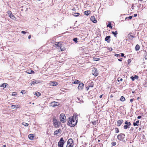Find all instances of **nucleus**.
I'll list each match as a JSON object with an SVG mask.
<instances>
[{
	"label": "nucleus",
	"instance_id": "5",
	"mask_svg": "<svg viewBox=\"0 0 147 147\" xmlns=\"http://www.w3.org/2000/svg\"><path fill=\"white\" fill-rule=\"evenodd\" d=\"M125 124L123 126V128L124 129H126L127 128L130 127V126L131 125V123L130 122H128L127 121H126L125 122Z\"/></svg>",
	"mask_w": 147,
	"mask_h": 147
},
{
	"label": "nucleus",
	"instance_id": "59",
	"mask_svg": "<svg viewBox=\"0 0 147 147\" xmlns=\"http://www.w3.org/2000/svg\"><path fill=\"white\" fill-rule=\"evenodd\" d=\"M133 101V99H130V102H132Z\"/></svg>",
	"mask_w": 147,
	"mask_h": 147
},
{
	"label": "nucleus",
	"instance_id": "9",
	"mask_svg": "<svg viewBox=\"0 0 147 147\" xmlns=\"http://www.w3.org/2000/svg\"><path fill=\"white\" fill-rule=\"evenodd\" d=\"M123 122V119H120L118 120L117 122V125L118 126H120Z\"/></svg>",
	"mask_w": 147,
	"mask_h": 147
},
{
	"label": "nucleus",
	"instance_id": "55",
	"mask_svg": "<svg viewBox=\"0 0 147 147\" xmlns=\"http://www.w3.org/2000/svg\"><path fill=\"white\" fill-rule=\"evenodd\" d=\"M128 40V39L127 38H126L125 39H124V40H123V42H126Z\"/></svg>",
	"mask_w": 147,
	"mask_h": 147
},
{
	"label": "nucleus",
	"instance_id": "54",
	"mask_svg": "<svg viewBox=\"0 0 147 147\" xmlns=\"http://www.w3.org/2000/svg\"><path fill=\"white\" fill-rule=\"evenodd\" d=\"M142 118V116H138L137 117V118L138 119H141Z\"/></svg>",
	"mask_w": 147,
	"mask_h": 147
},
{
	"label": "nucleus",
	"instance_id": "50",
	"mask_svg": "<svg viewBox=\"0 0 147 147\" xmlns=\"http://www.w3.org/2000/svg\"><path fill=\"white\" fill-rule=\"evenodd\" d=\"M121 57H124L125 58V56H124V54L123 53H121Z\"/></svg>",
	"mask_w": 147,
	"mask_h": 147
},
{
	"label": "nucleus",
	"instance_id": "29",
	"mask_svg": "<svg viewBox=\"0 0 147 147\" xmlns=\"http://www.w3.org/2000/svg\"><path fill=\"white\" fill-rule=\"evenodd\" d=\"M73 144H67L66 147H73Z\"/></svg>",
	"mask_w": 147,
	"mask_h": 147
},
{
	"label": "nucleus",
	"instance_id": "20",
	"mask_svg": "<svg viewBox=\"0 0 147 147\" xmlns=\"http://www.w3.org/2000/svg\"><path fill=\"white\" fill-rule=\"evenodd\" d=\"M51 85L53 86H56L58 84L56 82H51Z\"/></svg>",
	"mask_w": 147,
	"mask_h": 147
},
{
	"label": "nucleus",
	"instance_id": "21",
	"mask_svg": "<svg viewBox=\"0 0 147 147\" xmlns=\"http://www.w3.org/2000/svg\"><path fill=\"white\" fill-rule=\"evenodd\" d=\"M27 73L29 74H34V71L31 70H28L27 71Z\"/></svg>",
	"mask_w": 147,
	"mask_h": 147
},
{
	"label": "nucleus",
	"instance_id": "24",
	"mask_svg": "<svg viewBox=\"0 0 147 147\" xmlns=\"http://www.w3.org/2000/svg\"><path fill=\"white\" fill-rule=\"evenodd\" d=\"M112 33L114 35V36L115 37H116V35L117 34V32L116 31L115 32L114 31H112Z\"/></svg>",
	"mask_w": 147,
	"mask_h": 147
},
{
	"label": "nucleus",
	"instance_id": "45",
	"mask_svg": "<svg viewBox=\"0 0 147 147\" xmlns=\"http://www.w3.org/2000/svg\"><path fill=\"white\" fill-rule=\"evenodd\" d=\"M130 78L132 81H134L135 80L134 76H131L130 77Z\"/></svg>",
	"mask_w": 147,
	"mask_h": 147
},
{
	"label": "nucleus",
	"instance_id": "18",
	"mask_svg": "<svg viewBox=\"0 0 147 147\" xmlns=\"http://www.w3.org/2000/svg\"><path fill=\"white\" fill-rule=\"evenodd\" d=\"M39 82L37 80H34L31 83V86L32 85H34L35 84H38Z\"/></svg>",
	"mask_w": 147,
	"mask_h": 147
},
{
	"label": "nucleus",
	"instance_id": "36",
	"mask_svg": "<svg viewBox=\"0 0 147 147\" xmlns=\"http://www.w3.org/2000/svg\"><path fill=\"white\" fill-rule=\"evenodd\" d=\"M23 125H24L25 126H27L28 125V124L25 122H23L22 123Z\"/></svg>",
	"mask_w": 147,
	"mask_h": 147
},
{
	"label": "nucleus",
	"instance_id": "12",
	"mask_svg": "<svg viewBox=\"0 0 147 147\" xmlns=\"http://www.w3.org/2000/svg\"><path fill=\"white\" fill-rule=\"evenodd\" d=\"M111 37L110 36H107L105 38V40L108 43H109L111 41Z\"/></svg>",
	"mask_w": 147,
	"mask_h": 147
},
{
	"label": "nucleus",
	"instance_id": "64",
	"mask_svg": "<svg viewBox=\"0 0 147 147\" xmlns=\"http://www.w3.org/2000/svg\"><path fill=\"white\" fill-rule=\"evenodd\" d=\"M127 18H128V17H126L125 18V20H127Z\"/></svg>",
	"mask_w": 147,
	"mask_h": 147
},
{
	"label": "nucleus",
	"instance_id": "16",
	"mask_svg": "<svg viewBox=\"0 0 147 147\" xmlns=\"http://www.w3.org/2000/svg\"><path fill=\"white\" fill-rule=\"evenodd\" d=\"M61 129H59L55 131L54 132V135H56L57 134V133H61Z\"/></svg>",
	"mask_w": 147,
	"mask_h": 147
},
{
	"label": "nucleus",
	"instance_id": "3",
	"mask_svg": "<svg viewBox=\"0 0 147 147\" xmlns=\"http://www.w3.org/2000/svg\"><path fill=\"white\" fill-rule=\"evenodd\" d=\"M60 119L62 123H64L66 121V117L64 113H61L60 115Z\"/></svg>",
	"mask_w": 147,
	"mask_h": 147
},
{
	"label": "nucleus",
	"instance_id": "17",
	"mask_svg": "<svg viewBox=\"0 0 147 147\" xmlns=\"http://www.w3.org/2000/svg\"><path fill=\"white\" fill-rule=\"evenodd\" d=\"M34 137L33 134H30L28 135V138L30 140H33Z\"/></svg>",
	"mask_w": 147,
	"mask_h": 147
},
{
	"label": "nucleus",
	"instance_id": "4",
	"mask_svg": "<svg viewBox=\"0 0 147 147\" xmlns=\"http://www.w3.org/2000/svg\"><path fill=\"white\" fill-rule=\"evenodd\" d=\"M65 142L63 140V138H61L58 142V147H63V145Z\"/></svg>",
	"mask_w": 147,
	"mask_h": 147
},
{
	"label": "nucleus",
	"instance_id": "38",
	"mask_svg": "<svg viewBox=\"0 0 147 147\" xmlns=\"http://www.w3.org/2000/svg\"><path fill=\"white\" fill-rule=\"evenodd\" d=\"M94 60L95 61H98L100 60V58H98L94 57L93 58Z\"/></svg>",
	"mask_w": 147,
	"mask_h": 147
},
{
	"label": "nucleus",
	"instance_id": "57",
	"mask_svg": "<svg viewBox=\"0 0 147 147\" xmlns=\"http://www.w3.org/2000/svg\"><path fill=\"white\" fill-rule=\"evenodd\" d=\"M137 16V14H134V16L136 17Z\"/></svg>",
	"mask_w": 147,
	"mask_h": 147
},
{
	"label": "nucleus",
	"instance_id": "19",
	"mask_svg": "<svg viewBox=\"0 0 147 147\" xmlns=\"http://www.w3.org/2000/svg\"><path fill=\"white\" fill-rule=\"evenodd\" d=\"M140 48V46L138 44L135 47V49L136 51H138Z\"/></svg>",
	"mask_w": 147,
	"mask_h": 147
},
{
	"label": "nucleus",
	"instance_id": "47",
	"mask_svg": "<svg viewBox=\"0 0 147 147\" xmlns=\"http://www.w3.org/2000/svg\"><path fill=\"white\" fill-rule=\"evenodd\" d=\"M134 77L135 79H138V76H136V75H135Z\"/></svg>",
	"mask_w": 147,
	"mask_h": 147
},
{
	"label": "nucleus",
	"instance_id": "26",
	"mask_svg": "<svg viewBox=\"0 0 147 147\" xmlns=\"http://www.w3.org/2000/svg\"><path fill=\"white\" fill-rule=\"evenodd\" d=\"M107 27H109L110 28H112V26H111V22H109V24L107 25Z\"/></svg>",
	"mask_w": 147,
	"mask_h": 147
},
{
	"label": "nucleus",
	"instance_id": "22",
	"mask_svg": "<svg viewBox=\"0 0 147 147\" xmlns=\"http://www.w3.org/2000/svg\"><path fill=\"white\" fill-rule=\"evenodd\" d=\"M139 123V121L137 120L136 122L133 123V125L134 126H138L139 125L138 124Z\"/></svg>",
	"mask_w": 147,
	"mask_h": 147
},
{
	"label": "nucleus",
	"instance_id": "51",
	"mask_svg": "<svg viewBox=\"0 0 147 147\" xmlns=\"http://www.w3.org/2000/svg\"><path fill=\"white\" fill-rule=\"evenodd\" d=\"M89 87H90L89 86H88L86 87V88L87 91H88L89 90Z\"/></svg>",
	"mask_w": 147,
	"mask_h": 147
},
{
	"label": "nucleus",
	"instance_id": "40",
	"mask_svg": "<svg viewBox=\"0 0 147 147\" xmlns=\"http://www.w3.org/2000/svg\"><path fill=\"white\" fill-rule=\"evenodd\" d=\"M74 117H75V120L76 121H77V122L78 121V117L77 116H75V115H74Z\"/></svg>",
	"mask_w": 147,
	"mask_h": 147
},
{
	"label": "nucleus",
	"instance_id": "2",
	"mask_svg": "<svg viewBox=\"0 0 147 147\" xmlns=\"http://www.w3.org/2000/svg\"><path fill=\"white\" fill-rule=\"evenodd\" d=\"M53 122L54 126L56 128H58L61 124V123L59 121L57 120L55 118H53Z\"/></svg>",
	"mask_w": 147,
	"mask_h": 147
},
{
	"label": "nucleus",
	"instance_id": "28",
	"mask_svg": "<svg viewBox=\"0 0 147 147\" xmlns=\"http://www.w3.org/2000/svg\"><path fill=\"white\" fill-rule=\"evenodd\" d=\"M56 43H57V44H55V45L57 47H61V45H62V44L60 42H56Z\"/></svg>",
	"mask_w": 147,
	"mask_h": 147
},
{
	"label": "nucleus",
	"instance_id": "39",
	"mask_svg": "<svg viewBox=\"0 0 147 147\" xmlns=\"http://www.w3.org/2000/svg\"><path fill=\"white\" fill-rule=\"evenodd\" d=\"M17 105H12L11 106V107L12 109H13L15 108H17Z\"/></svg>",
	"mask_w": 147,
	"mask_h": 147
},
{
	"label": "nucleus",
	"instance_id": "61",
	"mask_svg": "<svg viewBox=\"0 0 147 147\" xmlns=\"http://www.w3.org/2000/svg\"><path fill=\"white\" fill-rule=\"evenodd\" d=\"M141 128H139L138 129V130L140 131H141Z\"/></svg>",
	"mask_w": 147,
	"mask_h": 147
},
{
	"label": "nucleus",
	"instance_id": "37",
	"mask_svg": "<svg viewBox=\"0 0 147 147\" xmlns=\"http://www.w3.org/2000/svg\"><path fill=\"white\" fill-rule=\"evenodd\" d=\"M116 144V142H111V145L113 146H115Z\"/></svg>",
	"mask_w": 147,
	"mask_h": 147
},
{
	"label": "nucleus",
	"instance_id": "1",
	"mask_svg": "<svg viewBox=\"0 0 147 147\" xmlns=\"http://www.w3.org/2000/svg\"><path fill=\"white\" fill-rule=\"evenodd\" d=\"M74 114L72 116L69 117L67 119V124L71 127H74L77 123V121H75Z\"/></svg>",
	"mask_w": 147,
	"mask_h": 147
},
{
	"label": "nucleus",
	"instance_id": "34",
	"mask_svg": "<svg viewBox=\"0 0 147 147\" xmlns=\"http://www.w3.org/2000/svg\"><path fill=\"white\" fill-rule=\"evenodd\" d=\"M73 40L76 43H77L78 42V38H73Z\"/></svg>",
	"mask_w": 147,
	"mask_h": 147
},
{
	"label": "nucleus",
	"instance_id": "42",
	"mask_svg": "<svg viewBox=\"0 0 147 147\" xmlns=\"http://www.w3.org/2000/svg\"><path fill=\"white\" fill-rule=\"evenodd\" d=\"M21 93H22V94H24V93L25 94L26 93V91L25 90H22L21 92Z\"/></svg>",
	"mask_w": 147,
	"mask_h": 147
},
{
	"label": "nucleus",
	"instance_id": "52",
	"mask_svg": "<svg viewBox=\"0 0 147 147\" xmlns=\"http://www.w3.org/2000/svg\"><path fill=\"white\" fill-rule=\"evenodd\" d=\"M21 33L24 34H25L26 32L24 31H22L21 32Z\"/></svg>",
	"mask_w": 147,
	"mask_h": 147
},
{
	"label": "nucleus",
	"instance_id": "43",
	"mask_svg": "<svg viewBox=\"0 0 147 147\" xmlns=\"http://www.w3.org/2000/svg\"><path fill=\"white\" fill-rule=\"evenodd\" d=\"M134 129V128L132 127H131L129 131L131 132H132L133 131V130Z\"/></svg>",
	"mask_w": 147,
	"mask_h": 147
},
{
	"label": "nucleus",
	"instance_id": "62",
	"mask_svg": "<svg viewBox=\"0 0 147 147\" xmlns=\"http://www.w3.org/2000/svg\"><path fill=\"white\" fill-rule=\"evenodd\" d=\"M102 95H100V96H99L100 98H102Z\"/></svg>",
	"mask_w": 147,
	"mask_h": 147
},
{
	"label": "nucleus",
	"instance_id": "27",
	"mask_svg": "<svg viewBox=\"0 0 147 147\" xmlns=\"http://www.w3.org/2000/svg\"><path fill=\"white\" fill-rule=\"evenodd\" d=\"M120 100L121 101H124L125 100V98L123 96H122Z\"/></svg>",
	"mask_w": 147,
	"mask_h": 147
},
{
	"label": "nucleus",
	"instance_id": "46",
	"mask_svg": "<svg viewBox=\"0 0 147 147\" xmlns=\"http://www.w3.org/2000/svg\"><path fill=\"white\" fill-rule=\"evenodd\" d=\"M131 60L130 59H128L127 60V62H128V64H129L130 63H131Z\"/></svg>",
	"mask_w": 147,
	"mask_h": 147
},
{
	"label": "nucleus",
	"instance_id": "10",
	"mask_svg": "<svg viewBox=\"0 0 147 147\" xmlns=\"http://www.w3.org/2000/svg\"><path fill=\"white\" fill-rule=\"evenodd\" d=\"M8 14H9V16L10 18L12 19L15 20L16 19V18L12 14V13L10 11H9Z\"/></svg>",
	"mask_w": 147,
	"mask_h": 147
},
{
	"label": "nucleus",
	"instance_id": "11",
	"mask_svg": "<svg viewBox=\"0 0 147 147\" xmlns=\"http://www.w3.org/2000/svg\"><path fill=\"white\" fill-rule=\"evenodd\" d=\"M84 86V84L83 83H80L78 87V89L79 90H82Z\"/></svg>",
	"mask_w": 147,
	"mask_h": 147
},
{
	"label": "nucleus",
	"instance_id": "60",
	"mask_svg": "<svg viewBox=\"0 0 147 147\" xmlns=\"http://www.w3.org/2000/svg\"><path fill=\"white\" fill-rule=\"evenodd\" d=\"M30 38H31V35H30L28 36V38L30 39Z\"/></svg>",
	"mask_w": 147,
	"mask_h": 147
},
{
	"label": "nucleus",
	"instance_id": "49",
	"mask_svg": "<svg viewBox=\"0 0 147 147\" xmlns=\"http://www.w3.org/2000/svg\"><path fill=\"white\" fill-rule=\"evenodd\" d=\"M108 49L109 51H111L112 50V49L111 48H108Z\"/></svg>",
	"mask_w": 147,
	"mask_h": 147
},
{
	"label": "nucleus",
	"instance_id": "63",
	"mask_svg": "<svg viewBox=\"0 0 147 147\" xmlns=\"http://www.w3.org/2000/svg\"><path fill=\"white\" fill-rule=\"evenodd\" d=\"M144 59H145V60H147V58L145 57L144 58Z\"/></svg>",
	"mask_w": 147,
	"mask_h": 147
},
{
	"label": "nucleus",
	"instance_id": "15",
	"mask_svg": "<svg viewBox=\"0 0 147 147\" xmlns=\"http://www.w3.org/2000/svg\"><path fill=\"white\" fill-rule=\"evenodd\" d=\"M67 144H74L73 140L71 138L69 139L67 142Z\"/></svg>",
	"mask_w": 147,
	"mask_h": 147
},
{
	"label": "nucleus",
	"instance_id": "23",
	"mask_svg": "<svg viewBox=\"0 0 147 147\" xmlns=\"http://www.w3.org/2000/svg\"><path fill=\"white\" fill-rule=\"evenodd\" d=\"M90 12V11H86L84 12V14L86 16H88Z\"/></svg>",
	"mask_w": 147,
	"mask_h": 147
},
{
	"label": "nucleus",
	"instance_id": "32",
	"mask_svg": "<svg viewBox=\"0 0 147 147\" xmlns=\"http://www.w3.org/2000/svg\"><path fill=\"white\" fill-rule=\"evenodd\" d=\"M94 86V83L93 82H91L90 83V85L89 86L90 87H93Z\"/></svg>",
	"mask_w": 147,
	"mask_h": 147
},
{
	"label": "nucleus",
	"instance_id": "35",
	"mask_svg": "<svg viewBox=\"0 0 147 147\" xmlns=\"http://www.w3.org/2000/svg\"><path fill=\"white\" fill-rule=\"evenodd\" d=\"M115 133H118L119 132V129L118 128H115Z\"/></svg>",
	"mask_w": 147,
	"mask_h": 147
},
{
	"label": "nucleus",
	"instance_id": "7",
	"mask_svg": "<svg viewBox=\"0 0 147 147\" xmlns=\"http://www.w3.org/2000/svg\"><path fill=\"white\" fill-rule=\"evenodd\" d=\"M92 74L95 76H97L98 75V73L97 70L96 69L94 68L92 71Z\"/></svg>",
	"mask_w": 147,
	"mask_h": 147
},
{
	"label": "nucleus",
	"instance_id": "31",
	"mask_svg": "<svg viewBox=\"0 0 147 147\" xmlns=\"http://www.w3.org/2000/svg\"><path fill=\"white\" fill-rule=\"evenodd\" d=\"M7 84L3 83L2 84V85L1 86V87L3 88H5L7 85Z\"/></svg>",
	"mask_w": 147,
	"mask_h": 147
},
{
	"label": "nucleus",
	"instance_id": "56",
	"mask_svg": "<svg viewBox=\"0 0 147 147\" xmlns=\"http://www.w3.org/2000/svg\"><path fill=\"white\" fill-rule=\"evenodd\" d=\"M118 60L120 61H122V58H121L120 59H118Z\"/></svg>",
	"mask_w": 147,
	"mask_h": 147
},
{
	"label": "nucleus",
	"instance_id": "25",
	"mask_svg": "<svg viewBox=\"0 0 147 147\" xmlns=\"http://www.w3.org/2000/svg\"><path fill=\"white\" fill-rule=\"evenodd\" d=\"M80 83V82L79 80H75L73 83L75 84H79Z\"/></svg>",
	"mask_w": 147,
	"mask_h": 147
},
{
	"label": "nucleus",
	"instance_id": "53",
	"mask_svg": "<svg viewBox=\"0 0 147 147\" xmlns=\"http://www.w3.org/2000/svg\"><path fill=\"white\" fill-rule=\"evenodd\" d=\"M132 16H129V17H128V18L129 19H132Z\"/></svg>",
	"mask_w": 147,
	"mask_h": 147
},
{
	"label": "nucleus",
	"instance_id": "30",
	"mask_svg": "<svg viewBox=\"0 0 147 147\" xmlns=\"http://www.w3.org/2000/svg\"><path fill=\"white\" fill-rule=\"evenodd\" d=\"M80 15V13H75L73 15L75 17H77L78 16H79Z\"/></svg>",
	"mask_w": 147,
	"mask_h": 147
},
{
	"label": "nucleus",
	"instance_id": "44",
	"mask_svg": "<svg viewBox=\"0 0 147 147\" xmlns=\"http://www.w3.org/2000/svg\"><path fill=\"white\" fill-rule=\"evenodd\" d=\"M123 80V79L122 78H119L117 79V81L119 82V81H122Z\"/></svg>",
	"mask_w": 147,
	"mask_h": 147
},
{
	"label": "nucleus",
	"instance_id": "14",
	"mask_svg": "<svg viewBox=\"0 0 147 147\" xmlns=\"http://www.w3.org/2000/svg\"><path fill=\"white\" fill-rule=\"evenodd\" d=\"M131 33H130L127 36L128 38L130 40H132L134 38V36L131 35Z\"/></svg>",
	"mask_w": 147,
	"mask_h": 147
},
{
	"label": "nucleus",
	"instance_id": "58",
	"mask_svg": "<svg viewBox=\"0 0 147 147\" xmlns=\"http://www.w3.org/2000/svg\"><path fill=\"white\" fill-rule=\"evenodd\" d=\"M72 10H73V11H75L76 10V9L75 8H73V9H72Z\"/></svg>",
	"mask_w": 147,
	"mask_h": 147
},
{
	"label": "nucleus",
	"instance_id": "33",
	"mask_svg": "<svg viewBox=\"0 0 147 147\" xmlns=\"http://www.w3.org/2000/svg\"><path fill=\"white\" fill-rule=\"evenodd\" d=\"M35 94L37 96H39L41 94L39 92H37L35 93Z\"/></svg>",
	"mask_w": 147,
	"mask_h": 147
},
{
	"label": "nucleus",
	"instance_id": "48",
	"mask_svg": "<svg viewBox=\"0 0 147 147\" xmlns=\"http://www.w3.org/2000/svg\"><path fill=\"white\" fill-rule=\"evenodd\" d=\"M16 95V93L15 92H13L12 93V96H15Z\"/></svg>",
	"mask_w": 147,
	"mask_h": 147
},
{
	"label": "nucleus",
	"instance_id": "41",
	"mask_svg": "<svg viewBox=\"0 0 147 147\" xmlns=\"http://www.w3.org/2000/svg\"><path fill=\"white\" fill-rule=\"evenodd\" d=\"M115 55L118 57H120V55L119 54H115Z\"/></svg>",
	"mask_w": 147,
	"mask_h": 147
},
{
	"label": "nucleus",
	"instance_id": "8",
	"mask_svg": "<svg viewBox=\"0 0 147 147\" xmlns=\"http://www.w3.org/2000/svg\"><path fill=\"white\" fill-rule=\"evenodd\" d=\"M51 105L53 107H55L58 106L59 105V103L57 102L54 101L52 102L51 103Z\"/></svg>",
	"mask_w": 147,
	"mask_h": 147
},
{
	"label": "nucleus",
	"instance_id": "13",
	"mask_svg": "<svg viewBox=\"0 0 147 147\" xmlns=\"http://www.w3.org/2000/svg\"><path fill=\"white\" fill-rule=\"evenodd\" d=\"M90 20L94 23L97 22V20L94 16H92L91 17Z\"/></svg>",
	"mask_w": 147,
	"mask_h": 147
},
{
	"label": "nucleus",
	"instance_id": "6",
	"mask_svg": "<svg viewBox=\"0 0 147 147\" xmlns=\"http://www.w3.org/2000/svg\"><path fill=\"white\" fill-rule=\"evenodd\" d=\"M125 135L124 134L121 133L118 135L117 136V138L119 140L124 139L125 138Z\"/></svg>",
	"mask_w": 147,
	"mask_h": 147
}]
</instances>
